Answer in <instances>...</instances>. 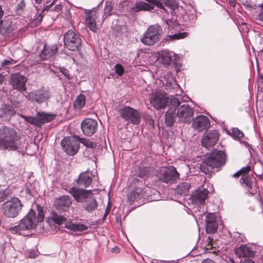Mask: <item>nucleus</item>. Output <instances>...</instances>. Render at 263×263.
<instances>
[{
  "label": "nucleus",
  "instance_id": "obj_30",
  "mask_svg": "<svg viewBox=\"0 0 263 263\" xmlns=\"http://www.w3.org/2000/svg\"><path fill=\"white\" fill-rule=\"evenodd\" d=\"M15 113L13 107L10 105H4L2 106L0 111V116L5 119H9Z\"/></svg>",
  "mask_w": 263,
  "mask_h": 263
},
{
  "label": "nucleus",
  "instance_id": "obj_5",
  "mask_svg": "<svg viewBox=\"0 0 263 263\" xmlns=\"http://www.w3.org/2000/svg\"><path fill=\"white\" fill-rule=\"evenodd\" d=\"M162 33V28L158 24L148 27L147 31L141 39V42L146 45H153L157 42Z\"/></svg>",
  "mask_w": 263,
  "mask_h": 263
},
{
  "label": "nucleus",
  "instance_id": "obj_46",
  "mask_svg": "<svg viewBox=\"0 0 263 263\" xmlns=\"http://www.w3.org/2000/svg\"><path fill=\"white\" fill-rule=\"evenodd\" d=\"M251 170V167L249 165H247L245 167H242L240 170L239 172H240L241 175H242V177H244L246 174H247Z\"/></svg>",
  "mask_w": 263,
  "mask_h": 263
},
{
  "label": "nucleus",
  "instance_id": "obj_24",
  "mask_svg": "<svg viewBox=\"0 0 263 263\" xmlns=\"http://www.w3.org/2000/svg\"><path fill=\"white\" fill-rule=\"evenodd\" d=\"M144 196L143 190L140 187H137L127 195V201L130 204H132L135 201H138Z\"/></svg>",
  "mask_w": 263,
  "mask_h": 263
},
{
  "label": "nucleus",
  "instance_id": "obj_63",
  "mask_svg": "<svg viewBox=\"0 0 263 263\" xmlns=\"http://www.w3.org/2000/svg\"><path fill=\"white\" fill-rule=\"evenodd\" d=\"M115 66H122L120 64H116Z\"/></svg>",
  "mask_w": 263,
  "mask_h": 263
},
{
  "label": "nucleus",
  "instance_id": "obj_60",
  "mask_svg": "<svg viewBox=\"0 0 263 263\" xmlns=\"http://www.w3.org/2000/svg\"><path fill=\"white\" fill-rule=\"evenodd\" d=\"M4 76L0 73V84H2L4 81Z\"/></svg>",
  "mask_w": 263,
  "mask_h": 263
},
{
  "label": "nucleus",
  "instance_id": "obj_44",
  "mask_svg": "<svg viewBox=\"0 0 263 263\" xmlns=\"http://www.w3.org/2000/svg\"><path fill=\"white\" fill-rule=\"evenodd\" d=\"M79 141L83 144L85 146L89 148L93 147L95 145L93 142L86 139L80 138Z\"/></svg>",
  "mask_w": 263,
  "mask_h": 263
},
{
  "label": "nucleus",
  "instance_id": "obj_12",
  "mask_svg": "<svg viewBox=\"0 0 263 263\" xmlns=\"http://www.w3.org/2000/svg\"><path fill=\"white\" fill-rule=\"evenodd\" d=\"M194 110L188 104H184L178 109L176 117L179 122L190 123L193 119Z\"/></svg>",
  "mask_w": 263,
  "mask_h": 263
},
{
  "label": "nucleus",
  "instance_id": "obj_52",
  "mask_svg": "<svg viewBox=\"0 0 263 263\" xmlns=\"http://www.w3.org/2000/svg\"><path fill=\"white\" fill-rule=\"evenodd\" d=\"M257 71L260 79L263 80V67H257Z\"/></svg>",
  "mask_w": 263,
  "mask_h": 263
},
{
  "label": "nucleus",
  "instance_id": "obj_18",
  "mask_svg": "<svg viewBox=\"0 0 263 263\" xmlns=\"http://www.w3.org/2000/svg\"><path fill=\"white\" fill-rule=\"evenodd\" d=\"M27 79L25 77L22 76L19 73H13L11 74L10 84L14 89L21 92L26 90V83Z\"/></svg>",
  "mask_w": 263,
  "mask_h": 263
},
{
  "label": "nucleus",
  "instance_id": "obj_26",
  "mask_svg": "<svg viewBox=\"0 0 263 263\" xmlns=\"http://www.w3.org/2000/svg\"><path fill=\"white\" fill-rule=\"evenodd\" d=\"M154 8L153 6L142 1H140L136 2L131 8V10L134 12H138L141 11H150Z\"/></svg>",
  "mask_w": 263,
  "mask_h": 263
},
{
  "label": "nucleus",
  "instance_id": "obj_38",
  "mask_svg": "<svg viewBox=\"0 0 263 263\" xmlns=\"http://www.w3.org/2000/svg\"><path fill=\"white\" fill-rule=\"evenodd\" d=\"M187 35L186 32H179L173 35L167 36L164 39L166 42L175 41L185 37Z\"/></svg>",
  "mask_w": 263,
  "mask_h": 263
},
{
  "label": "nucleus",
  "instance_id": "obj_40",
  "mask_svg": "<svg viewBox=\"0 0 263 263\" xmlns=\"http://www.w3.org/2000/svg\"><path fill=\"white\" fill-rule=\"evenodd\" d=\"M22 117L26 122L30 123L32 125H34L39 127L37 116L36 117H33L32 116L27 117L22 116Z\"/></svg>",
  "mask_w": 263,
  "mask_h": 263
},
{
  "label": "nucleus",
  "instance_id": "obj_21",
  "mask_svg": "<svg viewBox=\"0 0 263 263\" xmlns=\"http://www.w3.org/2000/svg\"><path fill=\"white\" fill-rule=\"evenodd\" d=\"M235 254L239 257H251L252 258L255 256V250L250 246L247 245H241L237 248L235 251Z\"/></svg>",
  "mask_w": 263,
  "mask_h": 263
},
{
  "label": "nucleus",
  "instance_id": "obj_59",
  "mask_svg": "<svg viewBox=\"0 0 263 263\" xmlns=\"http://www.w3.org/2000/svg\"><path fill=\"white\" fill-rule=\"evenodd\" d=\"M3 13H4V12L2 10L1 6H0V21H2L1 19L3 16Z\"/></svg>",
  "mask_w": 263,
  "mask_h": 263
},
{
  "label": "nucleus",
  "instance_id": "obj_51",
  "mask_svg": "<svg viewBox=\"0 0 263 263\" xmlns=\"http://www.w3.org/2000/svg\"><path fill=\"white\" fill-rule=\"evenodd\" d=\"M161 3H163L165 6L170 8H172L173 7V4L171 0H163Z\"/></svg>",
  "mask_w": 263,
  "mask_h": 263
},
{
  "label": "nucleus",
  "instance_id": "obj_32",
  "mask_svg": "<svg viewBox=\"0 0 263 263\" xmlns=\"http://www.w3.org/2000/svg\"><path fill=\"white\" fill-rule=\"evenodd\" d=\"M84 203H85L84 208L88 212L95 211L98 206L97 201L92 195Z\"/></svg>",
  "mask_w": 263,
  "mask_h": 263
},
{
  "label": "nucleus",
  "instance_id": "obj_37",
  "mask_svg": "<svg viewBox=\"0 0 263 263\" xmlns=\"http://www.w3.org/2000/svg\"><path fill=\"white\" fill-rule=\"evenodd\" d=\"M165 123L168 127H171L175 121V112L167 111L165 112Z\"/></svg>",
  "mask_w": 263,
  "mask_h": 263
},
{
  "label": "nucleus",
  "instance_id": "obj_31",
  "mask_svg": "<svg viewBox=\"0 0 263 263\" xmlns=\"http://www.w3.org/2000/svg\"><path fill=\"white\" fill-rule=\"evenodd\" d=\"M65 227L67 229L74 232H82L88 229V227L80 223H74L71 221H67L65 224Z\"/></svg>",
  "mask_w": 263,
  "mask_h": 263
},
{
  "label": "nucleus",
  "instance_id": "obj_33",
  "mask_svg": "<svg viewBox=\"0 0 263 263\" xmlns=\"http://www.w3.org/2000/svg\"><path fill=\"white\" fill-rule=\"evenodd\" d=\"M191 185L187 182L180 183L176 188L175 192L180 195H186L189 193V189Z\"/></svg>",
  "mask_w": 263,
  "mask_h": 263
},
{
  "label": "nucleus",
  "instance_id": "obj_8",
  "mask_svg": "<svg viewBox=\"0 0 263 263\" xmlns=\"http://www.w3.org/2000/svg\"><path fill=\"white\" fill-rule=\"evenodd\" d=\"M65 47L71 51L78 50L81 45L82 40L79 34L75 32L68 30L64 36Z\"/></svg>",
  "mask_w": 263,
  "mask_h": 263
},
{
  "label": "nucleus",
  "instance_id": "obj_42",
  "mask_svg": "<svg viewBox=\"0 0 263 263\" xmlns=\"http://www.w3.org/2000/svg\"><path fill=\"white\" fill-rule=\"evenodd\" d=\"M9 194V190L8 189H0V202L5 200Z\"/></svg>",
  "mask_w": 263,
  "mask_h": 263
},
{
  "label": "nucleus",
  "instance_id": "obj_45",
  "mask_svg": "<svg viewBox=\"0 0 263 263\" xmlns=\"http://www.w3.org/2000/svg\"><path fill=\"white\" fill-rule=\"evenodd\" d=\"M232 135L233 137L236 138H241L243 136V133L237 128H233L232 130Z\"/></svg>",
  "mask_w": 263,
  "mask_h": 263
},
{
  "label": "nucleus",
  "instance_id": "obj_35",
  "mask_svg": "<svg viewBox=\"0 0 263 263\" xmlns=\"http://www.w3.org/2000/svg\"><path fill=\"white\" fill-rule=\"evenodd\" d=\"M67 215L66 214L62 215L61 214H59L55 212H53L51 215V218L53 220V221L60 225L62 224L64 222H65L67 219Z\"/></svg>",
  "mask_w": 263,
  "mask_h": 263
},
{
  "label": "nucleus",
  "instance_id": "obj_15",
  "mask_svg": "<svg viewBox=\"0 0 263 263\" xmlns=\"http://www.w3.org/2000/svg\"><path fill=\"white\" fill-rule=\"evenodd\" d=\"M69 193L77 202L80 203H84L91 195V190L77 187L70 188Z\"/></svg>",
  "mask_w": 263,
  "mask_h": 263
},
{
  "label": "nucleus",
  "instance_id": "obj_17",
  "mask_svg": "<svg viewBox=\"0 0 263 263\" xmlns=\"http://www.w3.org/2000/svg\"><path fill=\"white\" fill-rule=\"evenodd\" d=\"M81 128L85 135L91 136L97 130L98 123L94 119L87 118L82 122Z\"/></svg>",
  "mask_w": 263,
  "mask_h": 263
},
{
  "label": "nucleus",
  "instance_id": "obj_10",
  "mask_svg": "<svg viewBox=\"0 0 263 263\" xmlns=\"http://www.w3.org/2000/svg\"><path fill=\"white\" fill-rule=\"evenodd\" d=\"M51 97V93L48 88L42 87L40 89L28 93L27 98L32 101L41 103L45 102Z\"/></svg>",
  "mask_w": 263,
  "mask_h": 263
},
{
  "label": "nucleus",
  "instance_id": "obj_25",
  "mask_svg": "<svg viewBox=\"0 0 263 263\" xmlns=\"http://www.w3.org/2000/svg\"><path fill=\"white\" fill-rule=\"evenodd\" d=\"M98 17L96 13H92L91 12H88L86 14L85 22L87 26L90 30L96 32L97 30L96 20Z\"/></svg>",
  "mask_w": 263,
  "mask_h": 263
},
{
  "label": "nucleus",
  "instance_id": "obj_49",
  "mask_svg": "<svg viewBox=\"0 0 263 263\" xmlns=\"http://www.w3.org/2000/svg\"><path fill=\"white\" fill-rule=\"evenodd\" d=\"M15 63V61L10 59V60H5L2 63V66H6L8 65H12Z\"/></svg>",
  "mask_w": 263,
  "mask_h": 263
},
{
  "label": "nucleus",
  "instance_id": "obj_61",
  "mask_svg": "<svg viewBox=\"0 0 263 263\" xmlns=\"http://www.w3.org/2000/svg\"><path fill=\"white\" fill-rule=\"evenodd\" d=\"M12 32V29L11 28H8L7 30L6 31V33L9 34Z\"/></svg>",
  "mask_w": 263,
  "mask_h": 263
},
{
  "label": "nucleus",
  "instance_id": "obj_56",
  "mask_svg": "<svg viewBox=\"0 0 263 263\" xmlns=\"http://www.w3.org/2000/svg\"><path fill=\"white\" fill-rule=\"evenodd\" d=\"M54 10L57 11H59L62 9V6L60 5H56L54 8Z\"/></svg>",
  "mask_w": 263,
  "mask_h": 263
},
{
  "label": "nucleus",
  "instance_id": "obj_53",
  "mask_svg": "<svg viewBox=\"0 0 263 263\" xmlns=\"http://www.w3.org/2000/svg\"><path fill=\"white\" fill-rule=\"evenodd\" d=\"M68 59L70 61L69 64H79V63L76 61L74 57H68Z\"/></svg>",
  "mask_w": 263,
  "mask_h": 263
},
{
  "label": "nucleus",
  "instance_id": "obj_22",
  "mask_svg": "<svg viewBox=\"0 0 263 263\" xmlns=\"http://www.w3.org/2000/svg\"><path fill=\"white\" fill-rule=\"evenodd\" d=\"M76 182L79 187H87L90 186L92 182V175L88 171H86L80 174Z\"/></svg>",
  "mask_w": 263,
  "mask_h": 263
},
{
  "label": "nucleus",
  "instance_id": "obj_54",
  "mask_svg": "<svg viewBox=\"0 0 263 263\" xmlns=\"http://www.w3.org/2000/svg\"><path fill=\"white\" fill-rule=\"evenodd\" d=\"M260 7L261 8V12L258 15H257V19L263 22V7Z\"/></svg>",
  "mask_w": 263,
  "mask_h": 263
},
{
  "label": "nucleus",
  "instance_id": "obj_6",
  "mask_svg": "<svg viewBox=\"0 0 263 263\" xmlns=\"http://www.w3.org/2000/svg\"><path fill=\"white\" fill-rule=\"evenodd\" d=\"M179 176L176 168L173 166L160 168L158 174L159 179L167 184L175 183L179 180Z\"/></svg>",
  "mask_w": 263,
  "mask_h": 263
},
{
  "label": "nucleus",
  "instance_id": "obj_23",
  "mask_svg": "<svg viewBox=\"0 0 263 263\" xmlns=\"http://www.w3.org/2000/svg\"><path fill=\"white\" fill-rule=\"evenodd\" d=\"M217 227L214 215L209 213L206 216V231L207 233H214L217 231Z\"/></svg>",
  "mask_w": 263,
  "mask_h": 263
},
{
  "label": "nucleus",
  "instance_id": "obj_4",
  "mask_svg": "<svg viewBox=\"0 0 263 263\" xmlns=\"http://www.w3.org/2000/svg\"><path fill=\"white\" fill-rule=\"evenodd\" d=\"M23 204L17 197H13L4 202L2 206V212L7 218L16 217L21 212Z\"/></svg>",
  "mask_w": 263,
  "mask_h": 263
},
{
  "label": "nucleus",
  "instance_id": "obj_48",
  "mask_svg": "<svg viewBox=\"0 0 263 263\" xmlns=\"http://www.w3.org/2000/svg\"><path fill=\"white\" fill-rule=\"evenodd\" d=\"M145 1L151 3V4L155 5V6H157L158 7L162 8V7H163V4L161 3V2H159L157 0H145Z\"/></svg>",
  "mask_w": 263,
  "mask_h": 263
},
{
  "label": "nucleus",
  "instance_id": "obj_58",
  "mask_svg": "<svg viewBox=\"0 0 263 263\" xmlns=\"http://www.w3.org/2000/svg\"><path fill=\"white\" fill-rule=\"evenodd\" d=\"M240 175H241L240 172H239V171L237 172L236 173H234L233 175L234 177L237 178Z\"/></svg>",
  "mask_w": 263,
  "mask_h": 263
},
{
  "label": "nucleus",
  "instance_id": "obj_13",
  "mask_svg": "<svg viewBox=\"0 0 263 263\" xmlns=\"http://www.w3.org/2000/svg\"><path fill=\"white\" fill-rule=\"evenodd\" d=\"M167 97L166 93L160 91L152 93L149 98L150 103L156 109H163L166 106Z\"/></svg>",
  "mask_w": 263,
  "mask_h": 263
},
{
  "label": "nucleus",
  "instance_id": "obj_55",
  "mask_svg": "<svg viewBox=\"0 0 263 263\" xmlns=\"http://www.w3.org/2000/svg\"><path fill=\"white\" fill-rule=\"evenodd\" d=\"M202 263H215V262L210 259L207 258L203 260Z\"/></svg>",
  "mask_w": 263,
  "mask_h": 263
},
{
  "label": "nucleus",
  "instance_id": "obj_2",
  "mask_svg": "<svg viewBox=\"0 0 263 263\" xmlns=\"http://www.w3.org/2000/svg\"><path fill=\"white\" fill-rule=\"evenodd\" d=\"M21 145L20 137L14 129L5 126L0 128L1 149L20 152Z\"/></svg>",
  "mask_w": 263,
  "mask_h": 263
},
{
  "label": "nucleus",
  "instance_id": "obj_47",
  "mask_svg": "<svg viewBox=\"0 0 263 263\" xmlns=\"http://www.w3.org/2000/svg\"><path fill=\"white\" fill-rule=\"evenodd\" d=\"M60 70L64 75V76L68 79H70V74L68 70H67L65 67H59Z\"/></svg>",
  "mask_w": 263,
  "mask_h": 263
},
{
  "label": "nucleus",
  "instance_id": "obj_19",
  "mask_svg": "<svg viewBox=\"0 0 263 263\" xmlns=\"http://www.w3.org/2000/svg\"><path fill=\"white\" fill-rule=\"evenodd\" d=\"M72 203V199L69 196L64 195L57 199L54 205L55 209L60 212H67Z\"/></svg>",
  "mask_w": 263,
  "mask_h": 263
},
{
  "label": "nucleus",
  "instance_id": "obj_27",
  "mask_svg": "<svg viewBox=\"0 0 263 263\" xmlns=\"http://www.w3.org/2000/svg\"><path fill=\"white\" fill-rule=\"evenodd\" d=\"M254 178L250 176L242 177L240 179V183L245 184L246 186L249 189L248 190V194H251V195H253L256 192V191L253 190L252 189L253 185L254 183Z\"/></svg>",
  "mask_w": 263,
  "mask_h": 263
},
{
  "label": "nucleus",
  "instance_id": "obj_20",
  "mask_svg": "<svg viewBox=\"0 0 263 263\" xmlns=\"http://www.w3.org/2000/svg\"><path fill=\"white\" fill-rule=\"evenodd\" d=\"M192 126L194 128L200 132L210 127V122L207 117L201 115L195 118L193 121Z\"/></svg>",
  "mask_w": 263,
  "mask_h": 263
},
{
  "label": "nucleus",
  "instance_id": "obj_41",
  "mask_svg": "<svg viewBox=\"0 0 263 263\" xmlns=\"http://www.w3.org/2000/svg\"><path fill=\"white\" fill-rule=\"evenodd\" d=\"M52 5V3L48 6H47L46 7L44 8L43 10H42V11L40 13V14L37 15L35 16L34 20L36 21V23H40L43 19V13L45 11H48L51 7V6Z\"/></svg>",
  "mask_w": 263,
  "mask_h": 263
},
{
  "label": "nucleus",
  "instance_id": "obj_39",
  "mask_svg": "<svg viewBox=\"0 0 263 263\" xmlns=\"http://www.w3.org/2000/svg\"><path fill=\"white\" fill-rule=\"evenodd\" d=\"M25 6L26 4L24 0H19L15 8L16 13L19 15L21 14L25 8Z\"/></svg>",
  "mask_w": 263,
  "mask_h": 263
},
{
  "label": "nucleus",
  "instance_id": "obj_36",
  "mask_svg": "<svg viewBox=\"0 0 263 263\" xmlns=\"http://www.w3.org/2000/svg\"><path fill=\"white\" fill-rule=\"evenodd\" d=\"M85 104V97L81 94L79 95L73 103V107L75 109H81Z\"/></svg>",
  "mask_w": 263,
  "mask_h": 263
},
{
  "label": "nucleus",
  "instance_id": "obj_16",
  "mask_svg": "<svg viewBox=\"0 0 263 263\" xmlns=\"http://www.w3.org/2000/svg\"><path fill=\"white\" fill-rule=\"evenodd\" d=\"M219 133L216 130H212L204 134L201 139L202 145L207 148L215 145L219 139Z\"/></svg>",
  "mask_w": 263,
  "mask_h": 263
},
{
  "label": "nucleus",
  "instance_id": "obj_34",
  "mask_svg": "<svg viewBox=\"0 0 263 263\" xmlns=\"http://www.w3.org/2000/svg\"><path fill=\"white\" fill-rule=\"evenodd\" d=\"M39 127L42 124L51 121L54 119V116L51 115H48L44 113H38L37 115Z\"/></svg>",
  "mask_w": 263,
  "mask_h": 263
},
{
  "label": "nucleus",
  "instance_id": "obj_57",
  "mask_svg": "<svg viewBox=\"0 0 263 263\" xmlns=\"http://www.w3.org/2000/svg\"><path fill=\"white\" fill-rule=\"evenodd\" d=\"M242 263H255L254 261L251 259H245Z\"/></svg>",
  "mask_w": 263,
  "mask_h": 263
},
{
  "label": "nucleus",
  "instance_id": "obj_62",
  "mask_svg": "<svg viewBox=\"0 0 263 263\" xmlns=\"http://www.w3.org/2000/svg\"><path fill=\"white\" fill-rule=\"evenodd\" d=\"M36 4H41L42 2V0H34Z\"/></svg>",
  "mask_w": 263,
  "mask_h": 263
},
{
  "label": "nucleus",
  "instance_id": "obj_1",
  "mask_svg": "<svg viewBox=\"0 0 263 263\" xmlns=\"http://www.w3.org/2000/svg\"><path fill=\"white\" fill-rule=\"evenodd\" d=\"M37 217L36 212L31 209L29 213L23 219L20 220L17 226L10 228V231L13 233H18L20 235L26 236L28 234L26 232L34 229L39 222H41L44 218L43 209L39 205H37Z\"/></svg>",
  "mask_w": 263,
  "mask_h": 263
},
{
  "label": "nucleus",
  "instance_id": "obj_14",
  "mask_svg": "<svg viewBox=\"0 0 263 263\" xmlns=\"http://www.w3.org/2000/svg\"><path fill=\"white\" fill-rule=\"evenodd\" d=\"M209 194L208 190L198 188L192 193L190 199L193 204L200 206L204 204Z\"/></svg>",
  "mask_w": 263,
  "mask_h": 263
},
{
  "label": "nucleus",
  "instance_id": "obj_28",
  "mask_svg": "<svg viewBox=\"0 0 263 263\" xmlns=\"http://www.w3.org/2000/svg\"><path fill=\"white\" fill-rule=\"evenodd\" d=\"M57 51V48L54 46H45L44 49L40 54V58L43 60H47L53 56Z\"/></svg>",
  "mask_w": 263,
  "mask_h": 263
},
{
  "label": "nucleus",
  "instance_id": "obj_9",
  "mask_svg": "<svg viewBox=\"0 0 263 263\" xmlns=\"http://www.w3.org/2000/svg\"><path fill=\"white\" fill-rule=\"evenodd\" d=\"M79 142L77 138L66 137L62 140L61 146L68 155L73 156L79 149Z\"/></svg>",
  "mask_w": 263,
  "mask_h": 263
},
{
  "label": "nucleus",
  "instance_id": "obj_11",
  "mask_svg": "<svg viewBox=\"0 0 263 263\" xmlns=\"http://www.w3.org/2000/svg\"><path fill=\"white\" fill-rule=\"evenodd\" d=\"M157 54V59L156 61L157 64L168 66L172 62L176 66H177L178 64L177 62L178 56L174 52H170L166 50H162L158 52Z\"/></svg>",
  "mask_w": 263,
  "mask_h": 263
},
{
  "label": "nucleus",
  "instance_id": "obj_43",
  "mask_svg": "<svg viewBox=\"0 0 263 263\" xmlns=\"http://www.w3.org/2000/svg\"><path fill=\"white\" fill-rule=\"evenodd\" d=\"M112 9V5L110 2H106L105 4V6L104 9V14L107 16H109L111 14V11Z\"/></svg>",
  "mask_w": 263,
  "mask_h": 263
},
{
  "label": "nucleus",
  "instance_id": "obj_3",
  "mask_svg": "<svg viewBox=\"0 0 263 263\" xmlns=\"http://www.w3.org/2000/svg\"><path fill=\"white\" fill-rule=\"evenodd\" d=\"M226 154L222 151L215 150L210 153L200 165V168L205 174L213 168H219L224 165L226 162Z\"/></svg>",
  "mask_w": 263,
  "mask_h": 263
},
{
  "label": "nucleus",
  "instance_id": "obj_50",
  "mask_svg": "<svg viewBox=\"0 0 263 263\" xmlns=\"http://www.w3.org/2000/svg\"><path fill=\"white\" fill-rule=\"evenodd\" d=\"M115 69V73L121 76L124 72L123 67H114Z\"/></svg>",
  "mask_w": 263,
  "mask_h": 263
},
{
  "label": "nucleus",
  "instance_id": "obj_7",
  "mask_svg": "<svg viewBox=\"0 0 263 263\" xmlns=\"http://www.w3.org/2000/svg\"><path fill=\"white\" fill-rule=\"evenodd\" d=\"M120 117L127 121L128 123L133 125H139L142 119L140 112L129 106H124L120 110Z\"/></svg>",
  "mask_w": 263,
  "mask_h": 263
},
{
  "label": "nucleus",
  "instance_id": "obj_29",
  "mask_svg": "<svg viewBox=\"0 0 263 263\" xmlns=\"http://www.w3.org/2000/svg\"><path fill=\"white\" fill-rule=\"evenodd\" d=\"M179 105L180 101L178 98L172 96H168L167 95L166 106L168 108L167 111L175 112L176 108Z\"/></svg>",
  "mask_w": 263,
  "mask_h": 263
},
{
  "label": "nucleus",
  "instance_id": "obj_64",
  "mask_svg": "<svg viewBox=\"0 0 263 263\" xmlns=\"http://www.w3.org/2000/svg\"><path fill=\"white\" fill-rule=\"evenodd\" d=\"M260 7H262L263 8V3L260 5Z\"/></svg>",
  "mask_w": 263,
  "mask_h": 263
}]
</instances>
